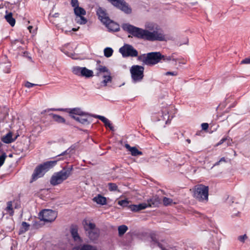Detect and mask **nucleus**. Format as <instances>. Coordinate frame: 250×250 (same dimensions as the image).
I'll use <instances>...</instances> for the list:
<instances>
[{
    "label": "nucleus",
    "mask_w": 250,
    "mask_h": 250,
    "mask_svg": "<svg viewBox=\"0 0 250 250\" xmlns=\"http://www.w3.org/2000/svg\"><path fill=\"white\" fill-rule=\"evenodd\" d=\"M122 29L135 38L143 39L149 41L165 40V36L161 33L157 31L150 32L147 30L136 27L129 23H123L122 25Z\"/></svg>",
    "instance_id": "nucleus-1"
},
{
    "label": "nucleus",
    "mask_w": 250,
    "mask_h": 250,
    "mask_svg": "<svg viewBox=\"0 0 250 250\" xmlns=\"http://www.w3.org/2000/svg\"><path fill=\"white\" fill-rule=\"evenodd\" d=\"M73 170V165H67L63 167L61 170L55 172L51 176L50 180V184L55 186L62 184L72 174Z\"/></svg>",
    "instance_id": "nucleus-2"
},
{
    "label": "nucleus",
    "mask_w": 250,
    "mask_h": 250,
    "mask_svg": "<svg viewBox=\"0 0 250 250\" xmlns=\"http://www.w3.org/2000/svg\"><path fill=\"white\" fill-rule=\"evenodd\" d=\"M57 161H50L45 162L38 165L34 169L32 175L31 183L42 177L45 173L53 168L57 164Z\"/></svg>",
    "instance_id": "nucleus-3"
},
{
    "label": "nucleus",
    "mask_w": 250,
    "mask_h": 250,
    "mask_svg": "<svg viewBox=\"0 0 250 250\" xmlns=\"http://www.w3.org/2000/svg\"><path fill=\"white\" fill-rule=\"evenodd\" d=\"M208 187L200 184L195 186L193 196L199 201L208 200Z\"/></svg>",
    "instance_id": "nucleus-4"
},
{
    "label": "nucleus",
    "mask_w": 250,
    "mask_h": 250,
    "mask_svg": "<svg viewBox=\"0 0 250 250\" xmlns=\"http://www.w3.org/2000/svg\"><path fill=\"white\" fill-rule=\"evenodd\" d=\"M144 67L141 65H134L131 66L130 72L133 82H141L143 80L144 76Z\"/></svg>",
    "instance_id": "nucleus-5"
},
{
    "label": "nucleus",
    "mask_w": 250,
    "mask_h": 250,
    "mask_svg": "<svg viewBox=\"0 0 250 250\" xmlns=\"http://www.w3.org/2000/svg\"><path fill=\"white\" fill-rule=\"evenodd\" d=\"M57 212L49 209H45L40 212L41 221L45 222H52L57 217Z\"/></svg>",
    "instance_id": "nucleus-6"
},
{
    "label": "nucleus",
    "mask_w": 250,
    "mask_h": 250,
    "mask_svg": "<svg viewBox=\"0 0 250 250\" xmlns=\"http://www.w3.org/2000/svg\"><path fill=\"white\" fill-rule=\"evenodd\" d=\"M119 52L124 58L128 57H136L138 56V52L132 45L128 44H125L119 49Z\"/></svg>",
    "instance_id": "nucleus-7"
},
{
    "label": "nucleus",
    "mask_w": 250,
    "mask_h": 250,
    "mask_svg": "<svg viewBox=\"0 0 250 250\" xmlns=\"http://www.w3.org/2000/svg\"><path fill=\"white\" fill-rule=\"evenodd\" d=\"M162 54L160 52H152L147 53V65L153 66L161 62Z\"/></svg>",
    "instance_id": "nucleus-8"
},
{
    "label": "nucleus",
    "mask_w": 250,
    "mask_h": 250,
    "mask_svg": "<svg viewBox=\"0 0 250 250\" xmlns=\"http://www.w3.org/2000/svg\"><path fill=\"white\" fill-rule=\"evenodd\" d=\"M92 115L84 112L79 116H71V118L83 125H89L92 122Z\"/></svg>",
    "instance_id": "nucleus-9"
},
{
    "label": "nucleus",
    "mask_w": 250,
    "mask_h": 250,
    "mask_svg": "<svg viewBox=\"0 0 250 250\" xmlns=\"http://www.w3.org/2000/svg\"><path fill=\"white\" fill-rule=\"evenodd\" d=\"M49 110H55V111H65L69 113L70 116L71 117V116H75L78 115L79 116L80 115H83V114L85 112L83 111L80 108H59V109H55L52 108L50 109H48Z\"/></svg>",
    "instance_id": "nucleus-10"
},
{
    "label": "nucleus",
    "mask_w": 250,
    "mask_h": 250,
    "mask_svg": "<svg viewBox=\"0 0 250 250\" xmlns=\"http://www.w3.org/2000/svg\"><path fill=\"white\" fill-rule=\"evenodd\" d=\"M70 231L71 236L75 241L78 242H82V239L78 234V227L77 225H71Z\"/></svg>",
    "instance_id": "nucleus-11"
},
{
    "label": "nucleus",
    "mask_w": 250,
    "mask_h": 250,
    "mask_svg": "<svg viewBox=\"0 0 250 250\" xmlns=\"http://www.w3.org/2000/svg\"><path fill=\"white\" fill-rule=\"evenodd\" d=\"M97 15L99 19L102 22L106 23L109 21V18L106 16L105 12L101 8L99 7L97 11Z\"/></svg>",
    "instance_id": "nucleus-12"
},
{
    "label": "nucleus",
    "mask_w": 250,
    "mask_h": 250,
    "mask_svg": "<svg viewBox=\"0 0 250 250\" xmlns=\"http://www.w3.org/2000/svg\"><path fill=\"white\" fill-rule=\"evenodd\" d=\"M104 24L106 25V26L110 31L117 32L120 30L119 25L110 19L109 21L106 23H104Z\"/></svg>",
    "instance_id": "nucleus-13"
},
{
    "label": "nucleus",
    "mask_w": 250,
    "mask_h": 250,
    "mask_svg": "<svg viewBox=\"0 0 250 250\" xmlns=\"http://www.w3.org/2000/svg\"><path fill=\"white\" fill-rule=\"evenodd\" d=\"M100 235V230L98 228H95L92 230L88 231V236L89 238L92 241H95L98 239Z\"/></svg>",
    "instance_id": "nucleus-14"
},
{
    "label": "nucleus",
    "mask_w": 250,
    "mask_h": 250,
    "mask_svg": "<svg viewBox=\"0 0 250 250\" xmlns=\"http://www.w3.org/2000/svg\"><path fill=\"white\" fill-rule=\"evenodd\" d=\"M161 200L159 197L157 196H154L151 198L147 200V204L148 207H155L158 206L160 204Z\"/></svg>",
    "instance_id": "nucleus-15"
},
{
    "label": "nucleus",
    "mask_w": 250,
    "mask_h": 250,
    "mask_svg": "<svg viewBox=\"0 0 250 250\" xmlns=\"http://www.w3.org/2000/svg\"><path fill=\"white\" fill-rule=\"evenodd\" d=\"M49 116L53 119L54 121L59 124H65L67 125H69L68 122H66V121L64 118L62 117L60 115L55 114L54 113H50Z\"/></svg>",
    "instance_id": "nucleus-16"
},
{
    "label": "nucleus",
    "mask_w": 250,
    "mask_h": 250,
    "mask_svg": "<svg viewBox=\"0 0 250 250\" xmlns=\"http://www.w3.org/2000/svg\"><path fill=\"white\" fill-rule=\"evenodd\" d=\"M12 133L9 132L5 135L2 136L1 138V140L5 144H10L15 141L17 137L15 138H12Z\"/></svg>",
    "instance_id": "nucleus-17"
},
{
    "label": "nucleus",
    "mask_w": 250,
    "mask_h": 250,
    "mask_svg": "<svg viewBox=\"0 0 250 250\" xmlns=\"http://www.w3.org/2000/svg\"><path fill=\"white\" fill-rule=\"evenodd\" d=\"M83 225L84 230L86 231H88L90 230H92L96 228V225L94 223H91L86 219H84L83 220Z\"/></svg>",
    "instance_id": "nucleus-18"
},
{
    "label": "nucleus",
    "mask_w": 250,
    "mask_h": 250,
    "mask_svg": "<svg viewBox=\"0 0 250 250\" xmlns=\"http://www.w3.org/2000/svg\"><path fill=\"white\" fill-rule=\"evenodd\" d=\"M93 201L97 204L101 205H105L107 204L106 198L101 194H98L97 196L94 197Z\"/></svg>",
    "instance_id": "nucleus-19"
},
{
    "label": "nucleus",
    "mask_w": 250,
    "mask_h": 250,
    "mask_svg": "<svg viewBox=\"0 0 250 250\" xmlns=\"http://www.w3.org/2000/svg\"><path fill=\"white\" fill-rule=\"evenodd\" d=\"M96 69L97 71L96 75L97 76H99L102 73H106V74H111V72L106 66L101 64H99L98 66H96Z\"/></svg>",
    "instance_id": "nucleus-20"
},
{
    "label": "nucleus",
    "mask_w": 250,
    "mask_h": 250,
    "mask_svg": "<svg viewBox=\"0 0 250 250\" xmlns=\"http://www.w3.org/2000/svg\"><path fill=\"white\" fill-rule=\"evenodd\" d=\"M7 14L5 16V19L7 22L9 23V24L11 26H14L15 24V19L13 17V14L11 12L8 13L7 11H6Z\"/></svg>",
    "instance_id": "nucleus-21"
},
{
    "label": "nucleus",
    "mask_w": 250,
    "mask_h": 250,
    "mask_svg": "<svg viewBox=\"0 0 250 250\" xmlns=\"http://www.w3.org/2000/svg\"><path fill=\"white\" fill-rule=\"evenodd\" d=\"M78 146V143L74 144L71 145L67 150H65L60 154L58 155V156L60 157L61 156H64L70 154L72 151L75 150L76 148Z\"/></svg>",
    "instance_id": "nucleus-22"
},
{
    "label": "nucleus",
    "mask_w": 250,
    "mask_h": 250,
    "mask_svg": "<svg viewBox=\"0 0 250 250\" xmlns=\"http://www.w3.org/2000/svg\"><path fill=\"white\" fill-rule=\"evenodd\" d=\"M82 75L81 76L85 77L86 78H89L93 76V72L92 70L83 67H82L81 70Z\"/></svg>",
    "instance_id": "nucleus-23"
},
{
    "label": "nucleus",
    "mask_w": 250,
    "mask_h": 250,
    "mask_svg": "<svg viewBox=\"0 0 250 250\" xmlns=\"http://www.w3.org/2000/svg\"><path fill=\"white\" fill-rule=\"evenodd\" d=\"M74 13L77 16L85 15L86 14L85 10L82 7L76 6L74 8Z\"/></svg>",
    "instance_id": "nucleus-24"
},
{
    "label": "nucleus",
    "mask_w": 250,
    "mask_h": 250,
    "mask_svg": "<svg viewBox=\"0 0 250 250\" xmlns=\"http://www.w3.org/2000/svg\"><path fill=\"white\" fill-rule=\"evenodd\" d=\"M30 225L25 222H22L21 227L19 230V234H21L27 231L29 229Z\"/></svg>",
    "instance_id": "nucleus-25"
},
{
    "label": "nucleus",
    "mask_w": 250,
    "mask_h": 250,
    "mask_svg": "<svg viewBox=\"0 0 250 250\" xmlns=\"http://www.w3.org/2000/svg\"><path fill=\"white\" fill-rule=\"evenodd\" d=\"M151 239L152 242H153V245H157L158 247L161 248L162 250H167L163 247L162 244L158 242L155 235H151Z\"/></svg>",
    "instance_id": "nucleus-26"
},
{
    "label": "nucleus",
    "mask_w": 250,
    "mask_h": 250,
    "mask_svg": "<svg viewBox=\"0 0 250 250\" xmlns=\"http://www.w3.org/2000/svg\"><path fill=\"white\" fill-rule=\"evenodd\" d=\"M118 233L120 236L123 235L128 229V227L124 225L119 226Z\"/></svg>",
    "instance_id": "nucleus-27"
},
{
    "label": "nucleus",
    "mask_w": 250,
    "mask_h": 250,
    "mask_svg": "<svg viewBox=\"0 0 250 250\" xmlns=\"http://www.w3.org/2000/svg\"><path fill=\"white\" fill-rule=\"evenodd\" d=\"M129 151L133 156H137L143 154L142 152L139 151L136 147H130Z\"/></svg>",
    "instance_id": "nucleus-28"
},
{
    "label": "nucleus",
    "mask_w": 250,
    "mask_h": 250,
    "mask_svg": "<svg viewBox=\"0 0 250 250\" xmlns=\"http://www.w3.org/2000/svg\"><path fill=\"white\" fill-rule=\"evenodd\" d=\"M137 60L143 62V64L147 65V54H143L137 56Z\"/></svg>",
    "instance_id": "nucleus-29"
},
{
    "label": "nucleus",
    "mask_w": 250,
    "mask_h": 250,
    "mask_svg": "<svg viewBox=\"0 0 250 250\" xmlns=\"http://www.w3.org/2000/svg\"><path fill=\"white\" fill-rule=\"evenodd\" d=\"M104 80L102 81V83L104 84V86H106L108 83H110L112 81V77L111 74H107L106 75L103 76Z\"/></svg>",
    "instance_id": "nucleus-30"
},
{
    "label": "nucleus",
    "mask_w": 250,
    "mask_h": 250,
    "mask_svg": "<svg viewBox=\"0 0 250 250\" xmlns=\"http://www.w3.org/2000/svg\"><path fill=\"white\" fill-rule=\"evenodd\" d=\"M5 210L9 212L11 216H12L14 213V211L12 208V202L9 201L7 203V207Z\"/></svg>",
    "instance_id": "nucleus-31"
},
{
    "label": "nucleus",
    "mask_w": 250,
    "mask_h": 250,
    "mask_svg": "<svg viewBox=\"0 0 250 250\" xmlns=\"http://www.w3.org/2000/svg\"><path fill=\"white\" fill-rule=\"evenodd\" d=\"M113 53V50L110 47H106L104 49V55L107 58L111 57Z\"/></svg>",
    "instance_id": "nucleus-32"
},
{
    "label": "nucleus",
    "mask_w": 250,
    "mask_h": 250,
    "mask_svg": "<svg viewBox=\"0 0 250 250\" xmlns=\"http://www.w3.org/2000/svg\"><path fill=\"white\" fill-rule=\"evenodd\" d=\"M82 69V67L80 66H74L72 68V72L75 75L81 76L82 72L81 70Z\"/></svg>",
    "instance_id": "nucleus-33"
},
{
    "label": "nucleus",
    "mask_w": 250,
    "mask_h": 250,
    "mask_svg": "<svg viewBox=\"0 0 250 250\" xmlns=\"http://www.w3.org/2000/svg\"><path fill=\"white\" fill-rule=\"evenodd\" d=\"M162 57L161 58V61L162 60L163 62H168V61H171V60H172L174 62H176L177 61V59H175L173 57V56H165V55H163L162 54Z\"/></svg>",
    "instance_id": "nucleus-34"
},
{
    "label": "nucleus",
    "mask_w": 250,
    "mask_h": 250,
    "mask_svg": "<svg viewBox=\"0 0 250 250\" xmlns=\"http://www.w3.org/2000/svg\"><path fill=\"white\" fill-rule=\"evenodd\" d=\"M80 250H96V249L94 246L88 244H84L81 247Z\"/></svg>",
    "instance_id": "nucleus-35"
},
{
    "label": "nucleus",
    "mask_w": 250,
    "mask_h": 250,
    "mask_svg": "<svg viewBox=\"0 0 250 250\" xmlns=\"http://www.w3.org/2000/svg\"><path fill=\"white\" fill-rule=\"evenodd\" d=\"M129 201L127 199H124L118 201V204L123 207H128Z\"/></svg>",
    "instance_id": "nucleus-36"
},
{
    "label": "nucleus",
    "mask_w": 250,
    "mask_h": 250,
    "mask_svg": "<svg viewBox=\"0 0 250 250\" xmlns=\"http://www.w3.org/2000/svg\"><path fill=\"white\" fill-rule=\"evenodd\" d=\"M108 189L111 191H116L118 190V186L115 183H109L108 184Z\"/></svg>",
    "instance_id": "nucleus-37"
},
{
    "label": "nucleus",
    "mask_w": 250,
    "mask_h": 250,
    "mask_svg": "<svg viewBox=\"0 0 250 250\" xmlns=\"http://www.w3.org/2000/svg\"><path fill=\"white\" fill-rule=\"evenodd\" d=\"M83 16V15L79 16L80 17V19L77 21V23L80 24H84L87 22V21L86 19Z\"/></svg>",
    "instance_id": "nucleus-38"
},
{
    "label": "nucleus",
    "mask_w": 250,
    "mask_h": 250,
    "mask_svg": "<svg viewBox=\"0 0 250 250\" xmlns=\"http://www.w3.org/2000/svg\"><path fill=\"white\" fill-rule=\"evenodd\" d=\"M137 206H138V209L139 211L141 210L142 209H144L148 207V204L146 203H143L141 204H139L137 205Z\"/></svg>",
    "instance_id": "nucleus-39"
},
{
    "label": "nucleus",
    "mask_w": 250,
    "mask_h": 250,
    "mask_svg": "<svg viewBox=\"0 0 250 250\" xmlns=\"http://www.w3.org/2000/svg\"><path fill=\"white\" fill-rule=\"evenodd\" d=\"M172 202V200L167 198V197H164L163 198V203L165 206H168L170 205Z\"/></svg>",
    "instance_id": "nucleus-40"
},
{
    "label": "nucleus",
    "mask_w": 250,
    "mask_h": 250,
    "mask_svg": "<svg viewBox=\"0 0 250 250\" xmlns=\"http://www.w3.org/2000/svg\"><path fill=\"white\" fill-rule=\"evenodd\" d=\"M92 117H94L96 118L99 119L101 121H102L104 123H106L107 122V119L104 117V116L101 115H92Z\"/></svg>",
    "instance_id": "nucleus-41"
},
{
    "label": "nucleus",
    "mask_w": 250,
    "mask_h": 250,
    "mask_svg": "<svg viewBox=\"0 0 250 250\" xmlns=\"http://www.w3.org/2000/svg\"><path fill=\"white\" fill-rule=\"evenodd\" d=\"M92 117H94L96 118L99 119L101 121H102L104 123H106L107 122V119L104 117V116L101 115H92Z\"/></svg>",
    "instance_id": "nucleus-42"
},
{
    "label": "nucleus",
    "mask_w": 250,
    "mask_h": 250,
    "mask_svg": "<svg viewBox=\"0 0 250 250\" xmlns=\"http://www.w3.org/2000/svg\"><path fill=\"white\" fill-rule=\"evenodd\" d=\"M7 155L5 153H3L0 156V167H1L4 163Z\"/></svg>",
    "instance_id": "nucleus-43"
},
{
    "label": "nucleus",
    "mask_w": 250,
    "mask_h": 250,
    "mask_svg": "<svg viewBox=\"0 0 250 250\" xmlns=\"http://www.w3.org/2000/svg\"><path fill=\"white\" fill-rule=\"evenodd\" d=\"M128 208L130 209L132 211L137 212L139 211L138 209L137 205H131L128 206Z\"/></svg>",
    "instance_id": "nucleus-44"
},
{
    "label": "nucleus",
    "mask_w": 250,
    "mask_h": 250,
    "mask_svg": "<svg viewBox=\"0 0 250 250\" xmlns=\"http://www.w3.org/2000/svg\"><path fill=\"white\" fill-rule=\"evenodd\" d=\"M105 127H108L111 130H114V127L112 126V124L110 123V121L107 119V122L106 123H104Z\"/></svg>",
    "instance_id": "nucleus-45"
},
{
    "label": "nucleus",
    "mask_w": 250,
    "mask_h": 250,
    "mask_svg": "<svg viewBox=\"0 0 250 250\" xmlns=\"http://www.w3.org/2000/svg\"><path fill=\"white\" fill-rule=\"evenodd\" d=\"M248 238L246 234H244L243 235H240L238 236V239L241 242L244 243L245 240Z\"/></svg>",
    "instance_id": "nucleus-46"
},
{
    "label": "nucleus",
    "mask_w": 250,
    "mask_h": 250,
    "mask_svg": "<svg viewBox=\"0 0 250 250\" xmlns=\"http://www.w3.org/2000/svg\"><path fill=\"white\" fill-rule=\"evenodd\" d=\"M71 5L73 7H76V6H79V2L78 0H71Z\"/></svg>",
    "instance_id": "nucleus-47"
},
{
    "label": "nucleus",
    "mask_w": 250,
    "mask_h": 250,
    "mask_svg": "<svg viewBox=\"0 0 250 250\" xmlns=\"http://www.w3.org/2000/svg\"><path fill=\"white\" fill-rule=\"evenodd\" d=\"M241 64H250V58H246L241 62Z\"/></svg>",
    "instance_id": "nucleus-48"
},
{
    "label": "nucleus",
    "mask_w": 250,
    "mask_h": 250,
    "mask_svg": "<svg viewBox=\"0 0 250 250\" xmlns=\"http://www.w3.org/2000/svg\"><path fill=\"white\" fill-rule=\"evenodd\" d=\"M165 75H167H167L177 76V72H176V71H172V72L168 71V72H167L165 73Z\"/></svg>",
    "instance_id": "nucleus-49"
},
{
    "label": "nucleus",
    "mask_w": 250,
    "mask_h": 250,
    "mask_svg": "<svg viewBox=\"0 0 250 250\" xmlns=\"http://www.w3.org/2000/svg\"><path fill=\"white\" fill-rule=\"evenodd\" d=\"M36 84H34V83H31L29 82H27L25 84V86L26 87H28V88H31L33 86H34V85H36Z\"/></svg>",
    "instance_id": "nucleus-50"
},
{
    "label": "nucleus",
    "mask_w": 250,
    "mask_h": 250,
    "mask_svg": "<svg viewBox=\"0 0 250 250\" xmlns=\"http://www.w3.org/2000/svg\"><path fill=\"white\" fill-rule=\"evenodd\" d=\"M201 126L203 130H206L208 127V123H203L201 125Z\"/></svg>",
    "instance_id": "nucleus-51"
},
{
    "label": "nucleus",
    "mask_w": 250,
    "mask_h": 250,
    "mask_svg": "<svg viewBox=\"0 0 250 250\" xmlns=\"http://www.w3.org/2000/svg\"><path fill=\"white\" fill-rule=\"evenodd\" d=\"M222 162H226L225 157L221 158L219 161L216 162L214 164V166H216L219 165L220 163Z\"/></svg>",
    "instance_id": "nucleus-52"
},
{
    "label": "nucleus",
    "mask_w": 250,
    "mask_h": 250,
    "mask_svg": "<svg viewBox=\"0 0 250 250\" xmlns=\"http://www.w3.org/2000/svg\"><path fill=\"white\" fill-rule=\"evenodd\" d=\"M227 140V137L223 138L216 145L217 146L222 145L224 142H225Z\"/></svg>",
    "instance_id": "nucleus-53"
},
{
    "label": "nucleus",
    "mask_w": 250,
    "mask_h": 250,
    "mask_svg": "<svg viewBox=\"0 0 250 250\" xmlns=\"http://www.w3.org/2000/svg\"><path fill=\"white\" fill-rule=\"evenodd\" d=\"M220 246V242L219 241H217V244L215 245L214 247H213V248H214L215 250H218Z\"/></svg>",
    "instance_id": "nucleus-54"
},
{
    "label": "nucleus",
    "mask_w": 250,
    "mask_h": 250,
    "mask_svg": "<svg viewBox=\"0 0 250 250\" xmlns=\"http://www.w3.org/2000/svg\"><path fill=\"white\" fill-rule=\"evenodd\" d=\"M10 65H8V68H7V69L6 70H4L5 73H8L10 72Z\"/></svg>",
    "instance_id": "nucleus-55"
},
{
    "label": "nucleus",
    "mask_w": 250,
    "mask_h": 250,
    "mask_svg": "<svg viewBox=\"0 0 250 250\" xmlns=\"http://www.w3.org/2000/svg\"><path fill=\"white\" fill-rule=\"evenodd\" d=\"M125 146L127 148H128L129 150L130 149V147H131L128 144H126Z\"/></svg>",
    "instance_id": "nucleus-56"
},
{
    "label": "nucleus",
    "mask_w": 250,
    "mask_h": 250,
    "mask_svg": "<svg viewBox=\"0 0 250 250\" xmlns=\"http://www.w3.org/2000/svg\"><path fill=\"white\" fill-rule=\"evenodd\" d=\"M32 28H33V27H32V26H29L28 27V30L30 31V32H31V29Z\"/></svg>",
    "instance_id": "nucleus-57"
},
{
    "label": "nucleus",
    "mask_w": 250,
    "mask_h": 250,
    "mask_svg": "<svg viewBox=\"0 0 250 250\" xmlns=\"http://www.w3.org/2000/svg\"><path fill=\"white\" fill-rule=\"evenodd\" d=\"M101 61L99 60L97 61V66L99 65V64H100Z\"/></svg>",
    "instance_id": "nucleus-58"
},
{
    "label": "nucleus",
    "mask_w": 250,
    "mask_h": 250,
    "mask_svg": "<svg viewBox=\"0 0 250 250\" xmlns=\"http://www.w3.org/2000/svg\"><path fill=\"white\" fill-rule=\"evenodd\" d=\"M78 28H73L72 30L73 31H77L78 30Z\"/></svg>",
    "instance_id": "nucleus-59"
},
{
    "label": "nucleus",
    "mask_w": 250,
    "mask_h": 250,
    "mask_svg": "<svg viewBox=\"0 0 250 250\" xmlns=\"http://www.w3.org/2000/svg\"><path fill=\"white\" fill-rule=\"evenodd\" d=\"M19 42V40H15V41L12 42V43H16V42Z\"/></svg>",
    "instance_id": "nucleus-60"
},
{
    "label": "nucleus",
    "mask_w": 250,
    "mask_h": 250,
    "mask_svg": "<svg viewBox=\"0 0 250 250\" xmlns=\"http://www.w3.org/2000/svg\"><path fill=\"white\" fill-rule=\"evenodd\" d=\"M187 142L188 143H189H189H190L191 141H190V139H187Z\"/></svg>",
    "instance_id": "nucleus-61"
},
{
    "label": "nucleus",
    "mask_w": 250,
    "mask_h": 250,
    "mask_svg": "<svg viewBox=\"0 0 250 250\" xmlns=\"http://www.w3.org/2000/svg\"><path fill=\"white\" fill-rule=\"evenodd\" d=\"M20 42L21 43H23V41L22 40H21L20 41Z\"/></svg>",
    "instance_id": "nucleus-62"
},
{
    "label": "nucleus",
    "mask_w": 250,
    "mask_h": 250,
    "mask_svg": "<svg viewBox=\"0 0 250 250\" xmlns=\"http://www.w3.org/2000/svg\"><path fill=\"white\" fill-rule=\"evenodd\" d=\"M202 216H203V217L204 218H205V215H202Z\"/></svg>",
    "instance_id": "nucleus-63"
},
{
    "label": "nucleus",
    "mask_w": 250,
    "mask_h": 250,
    "mask_svg": "<svg viewBox=\"0 0 250 250\" xmlns=\"http://www.w3.org/2000/svg\"><path fill=\"white\" fill-rule=\"evenodd\" d=\"M11 156H12V154H10V155H9V157H11Z\"/></svg>",
    "instance_id": "nucleus-64"
}]
</instances>
